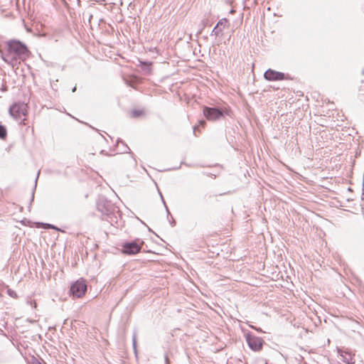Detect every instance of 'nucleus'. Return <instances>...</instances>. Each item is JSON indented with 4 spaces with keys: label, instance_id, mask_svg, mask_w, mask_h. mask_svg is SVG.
I'll use <instances>...</instances> for the list:
<instances>
[{
    "label": "nucleus",
    "instance_id": "1",
    "mask_svg": "<svg viewBox=\"0 0 364 364\" xmlns=\"http://www.w3.org/2000/svg\"><path fill=\"white\" fill-rule=\"evenodd\" d=\"M31 53L26 44L17 40L6 42V49L1 53V58L5 63L16 67L21 61L26 60Z\"/></svg>",
    "mask_w": 364,
    "mask_h": 364
},
{
    "label": "nucleus",
    "instance_id": "2",
    "mask_svg": "<svg viewBox=\"0 0 364 364\" xmlns=\"http://www.w3.org/2000/svg\"><path fill=\"white\" fill-rule=\"evenodd\" d=\"M27 106L24 103H15L9 108V114L17 121H23L27 114Z\"/></svg>",
    "mask_w": 364,
    "mask_h": 364
},
{
    "label": "nucleus",
    "instance_id": "3",
    "mask_svg": "<svg viewBox=\"0 0 364 364\" xmlns=\"http://www.w3.org/2000/svg\"><path fill=\"white\" fill-rule=\"evenodd\" d=\"M87 291V284L84 279L77 280L70 287V292L77 298L82 297Z\"/></svg>",
    "mask_w": 364,
    "mask_h": 364
},
{
    "label": "nucleus",
    "instance_id": "4",
    "mask_svg": "<svg viewBox=\"0 0 364 364\" xmlns=\"http://www.w3.org/2000/svg\"><path fill=\"white\" fill-rule=\"evenodd\" d=\"M203 114L210 121H215L223 117V112L215 107H205L203 108Z\"/></svg>",
    "mask_w": 364,
    "mask_h": 364
},
{
    "label": "nucleus",
    "instance_id": "5",
    "mask_svg": "<svg viewBox=\"0 0 364 364\" xmlns=\"http://www.w3.org/2000/svg\"><path fill=\"white\" fill-rule=\"evenodd\" d=\"M246 341L248 346L254 351L259 350L262 347L263 341L262 338L253 336L250 333L245 335Z\"/></svg>",
    "mask_w": 364,
    "mask_h": 364
},
{
    "label": "nucleus",
    "instance_id": "6",
    "mask_svg": "<svg viewBox=\"0 0 364 364\" xmlns=\"http://www.w3.org/2000/svg\"><path fill=\"white\" fill-rule=\"evenodd\" d=\"M141 250V246L136 242H126L122 245V251L127 255H135Z\"/></svg>",
    "mask_w": 364,
    "mask_h": 364
},
{
    "label": "nucleus",
    "instance_id": "7",
    "mask_svg": "<svg viewBox=\"0 0 364 364\" xmlns=\"http://www.w3.org/2000/svg\"><path fill=\"white\" fill-rule=\"evenodd\" d=\"M264 77L269 81L282 80L284 79V74L272 69H268L264 73Z\"/></svg>",
    "mask_w": 364,
    "mask_h": 364
},
{
    "label": "nucleus",
    "instance_id": "8",
    "mask_svg": "<svg viewBox=\"0 0 364 364\" xmlns=\"http://www.w3.org/2000/svg\"><path fill=\"white\" fill-rule=\"evenodd\" d=\"M340 355L341 357V360L347 363V364H353L354 363L353 358L350 353L338 350Z\"/></svg>",
    "mask_w": 364,
    "mask_h": 364
},
{
    "label": "nucleus",
    "instance_id": "9",
    "mask_svg": "<svg viewBox=\"0 0 364 364\" xmlns=\"http://www.w3.org/2000/svg\"><path fill=\"white\" fill-rule=\"evenodd\" d=\"M132 117L136 118L144 114V111L140 109H133L131 112Z\"/></svg>",
    "mask_w": 364,
    "mask_h": 364
},
{
    "label": "nucleus",
    "instance_id": "10",
    "mask_svg": "<svg viewBox=\"0 0 364 364\" xmlns=\"http://www.w3.org/2000/svg\"><path fill=\"white\" fill-rule=\"evenodd\" d=\"M228 23V21L226 18H222L218 22L216 26L218 27L222 28L223 29L227 26Z\"/></svg>",
    "mask_w": 364,
    "mask_h": 364
},
{
    "label": "nucleus",
    "instance_id": "11",
    "mask_svg": "<svg viewBox=\"0 0 364 364\" xmlns=\"http://www.w3.org/2000/svg\"><path fill=\"white\" fill-rule=\"evenodd\" d=\"M7 132L5 127L0 124V139H4L6 137Z\"/></svg>",
    "mask_w": 364,
    "mask_h": 364
},
{
    "label": "nucleus",
    "instance_id": "12",
    "mask_svg": "<svg viewBox=\"0 0 364 364\" xmlns=\"http://www.w3.org/2000/svg\"><path fill=\"white\" fill-rule=\"evenodd\" d=\"M222 31V28H219L217 26H215L212 31L211 36H218L220 34H221Z\"/></svg>",
    "mask_w": 364,
    "mask_h": 364
},
{
    "label": "nucleus",
    "instance_id": "13",
    "mask_svg": "<svg viewBox=\"0 0 364 364\" xmlns=\"http://www.w3.org/2000/svg\"><path fill=\"white\" fill-rule=\"evenodd\" d=\"M132 345L133 348L134 350V353L136 354L137 350H136V333L134 332L132 338Z\"/></svg>",
    "mask_w": 364,
    "mask_h": 364
},
{
    "label": "nucleus",
    "instance_id": "14",
    "mask_svg": "<svg viewBox=\"0 0 364 364\" xmlns=\"http://www.w3.org/2000/svg\"><path fill=\"white\" fill-rule=\"evenodd\" d=\"M7 293H8V294H9L10 296H11V297H13V298H17V294H16V291H14V290L11 289H9L7 290Z\"/></svg>",
    "mask_w": 364,
    "mask_h": 364
},
{
    "label": "nucleus",
    "instance_id": "15",
    "mask_svg": "<svg viewBox=\"0 0 364 364\" xmlns=\"http://www.w3.org/2000/svg\"><path fill=\"white\" fill-rule=\"evenodd\" d=\"M47 227L48 228H51V229H55V230H58L57 228H55L54 225H50V224H46Z\"/></svg>",
    "mask_w": 364,
    "mask_h": 364
},
{
    "label": "nucleus",
    "instance_id": "16",
    "mask_svg": "<svg viewBox=\"0 0 364 364\" xmlns=\"http://www.w3.org/2000/svg\"><path fill=\"white\" fill-rule=\"evenodd\" d=\"M199 124H200V126H201V127H204V126H205V122L204 120H200V121L199 122Z\"/></svg>",
    "mask_w": 364,
    "mask_h": 364
},
{
    "label": "nucleus",
    "instance_id": "17",
    "mask_svg": "<svg viewBox=\"0 0 364 364\" xmlns=\"http://www.w3.org/2000/svg\"><path fill=\"white\" fill-rule=\"evenodd\" d=\"M165 361H166V364H169L168 363V358L167 355L165 356Z\"/></svg>",
    "mask_w": 364,
    "mask_h": 364
},
{
    "label": "nucleus",
    "instance_id": "18",
    "mask_svg": "<svg viewBox=\"0 0 364 364\" xmlns=\"http://www.w3.org/2000/svg\"><path fill=\"white\" fill-rule=\"evenodd\" d=\"M250 327H251V328H252L256 329V330H257V331H261V330H260V329H258V328H257L254 327L253 326H250Z\"/></svg>",
    "mask_w": 364,
    "mask_h": 364
},
{
    "label": "nucleus",
    "instance_id": "19",
    "mask_svg": "<svg viewBox=\"0 0 364 364\" xmlns=\"http://www.w3.org/2000/svg\"><path fill=\"white\" fill-rule=\"evenodd\" d=\"M39 174H40V171H38V176H37V177H38V175H39ZM37 179H38V178H36V182L37 181Z\"/></svg>",
    "mask_w": 364,
    "mask_h": 364
},
{
    "label": "nucleus",
    "instance_id": "20",
    "mask_svg": "<svg viewBox=\"0 0 364 364\" xmlns=\"http://www.w3.org/2000/svg\"><path fill=\"white\" fill-rule=\"evenodd\" d=\"M198 129V127H194V132H196V129Z\"/></svg>",
    "mask_w": 364,
    "mask_h": 364
},
{
    "label": "nucleus",
    "instance_id": "21",
    "mask_svg": "<svg viewBox=\"0 0 364 364\" xmlns=\"http://www.w3.org/2000/svg\"><path fill=\"white\" fill-rule=\"evenodd\" d=\"M76 90V87H75L73 89V92H75Z\"/></svg>",
    "mask_w": 364,
    "mask_h": 364
}]
</instances>
